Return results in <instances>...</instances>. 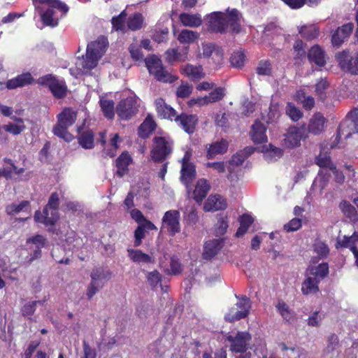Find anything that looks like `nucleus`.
I'll use <instances>...</instances> for the list:
<instances>
[{"label":"nucleus","mask_w":358,"mask_h":358,"mask_svg":"<svg viewBox=\"0 0 358 358\" xmlns=\"http://www.w3.org/2000/svg\"><path fill=\"white\" fill-rule=\"evenodd\" d=\"M275 308L286 322H291L293 321L295 317L294 313L286 303L283 301H279Z\"/></svg>","instance_id":"obj_40"},{"label":"nucleus","mask_w":358,"mask_h":358,"mask_svg":"<svg viewBox=\"0 0 358 358\" xmlns=\"http://www.w3.org/2000/svg\"><path fill=\"white\" fill-rule=\"evenodd\" d=\"M47 239L42 235H35L27 240V244L29 249L32 250L30 255V261L39 259L41 257V249L45 246Z\"/></svg>","instance_id":"obj_17"},{"label":"nucleus","mask_w":358,"mask_h":358,"mask_svg":"<svg viewBox=\"0 0 358 358\" xmlns=\"http://www.w3.org/2000/svg\"><path fill=\"white\" fill-rule=\"evenodd\" d=\"M311 273L321 278H325L329 273V266L327 263L320 264L311 269Z\"/></svg>","instance_id":"obj_64"},{"label":"nucleus","mask_w":358,"mask_h":358,"mask_svg":"<svg viewBox=\"0 0 358 358\" xmlns=\"http://www.w3.org/2000/svg\"><path fill=\"white\" fill-rule=\"evenodd\" d=\"M180 213L176 210L166 211L162 217L163 227L171 236H174L180 231Z\"/></svg>","instance_id":"obj_12"},{"label":"nucleus","mask_w":358,"mask_h":358,"mask_svg":"<svg viewBox=\"0 0 358 358\" xmlns=\"http://www.w3.org/2000/svg\"><path fill=\"white\" fill-rule=\"evenodd\" d=\"M110 272L103 267L94 268L91 273V282L87 288L88 299L92 298L103 285L110 279Z\"/></svg>","instance_id":"obj_7"},{"label":"nucleus","mask_w":358,"mask_h":358,"mask_svg":"<svg viewBox=\"0 0 358 358\" xmlns=\"http://www.w3.org/2000/svg\"><path fill=\"white\" fill-rule=\"evenodd\" d=\"M33 3L44 25L51 27H57L59 24V17L55 8L64 14L69 10L66 4L59 0H33Z\"/></svg>","instance_id":"obj_2"},{"label":"nucleus","mask_w":358,"mask_h":358,"mask_svg":"<svg viewBox=\"0 0 358 358\" xmlns=\"http://www.w3.org/2000/svg\"><path fill=\"white\" fill-rule=\"evenodd\" d=\"M37 83L49 88L53 96L62 99L66 96V86L62 80H59L52 74H48L39 78Z\"/></svg>","instance_id":"obj_9"},{"label":"nucleus","mask_w":358,"mask_h":358,"mask_svg":"<svg viewBox=\"0 0 358 358\" xmlns=\"http://www.w3.org/2000/svg\"><path fill=\"white\" fill-rule=\"evenodd\" d=\"M210 188V186L206 179H199L193 192L194 200L198 203L201 202L207 195Z\"/></svg>","instance_id":"obj_30"},{"label":"nucleus","mask_w":358,"mask_h":358,"mask_svg":"<svg viewBox=\"0 0 358 358\" xmlns=\"http://www.w3.org/2000/svg\"><path fill=\"white\" fill-rule=\"evenodd\" d=\"M301 36L307 39H313L318 36V29L314 25H304L299 31Z\"/></svg>","instance_id":"obj_52"},{"label":"nucleus","mask_w":358,"mask_h":358,"mask_svg":"<svg viewBox=\"0 0 358 358\" xmlns=\"http://www.w3.org/2000/svg\"><path fill=\"white\" fill-rule=\"evenodd\" d=\"M33 82L34 78L32 75L29 72H27L8 80L6 83V87L8 90H14L17 87H22L25 85H30Z\"/></svg>","instance_id":"obj_22"},{"label":"nucleus","mask_w":358,"mask_h":358,"mask_svg":"<svg viewBox=\"0 0 358 358\" xmlns=\"http://www.w3.org/2000/svg\"><path fill=\"white\" fill-rule=\"evenodd\" d=\"M175 121L185 132L190 134L195 130L198 117L196 115L182 113L176 117Z\"/></svg>","instance_id":"obj_19"},{"label":"nucleus","mask_w":358,"mask_h":358,"mask_svg":"<svg viewBox=\"0 0 358 358\" xmlns=\"http://www.w3.org/2000/svg\"><path fill=\"white\" fill-rule=\"evenodd\" d=\"M205 24L210 33L224 32V13L219 11L212 12L204 17Z\"/></svg>","instance_id":"obj_14"},{"label":"nucleus","mask_w":358,"mask_h":358,"mask_svg":"<svg viewBox=\"0 0 358 358\" xmlns=\"http://www.w3.org/2000/svg\"><path fill=\"white\" fill-rule=\"evenodd\" d=\"M30 203L28 201H22L20 203H12L6 207V212L9 215H15L20 212L27 211Z\"/></svg>","instance_id":"obj_36"},{"label":"nucleus","mask_w":358,"mask_h":358,"mask_svg":"<svg viewBox=\"0 0 358 358\" xmlns=\"http://www.w3.org/2000/svg\"><path fill=\"white\" fill-rule=\"evenodd\" d=\"M149 73L155 78L163 83H172L177 80V77L171 75L164 67L162 61L155 55L145 59Z\"/></svg>","instance_id":"obj_5"},{"label":"nucleus","mask_w":358,"mask_h":358,"mask_svg":"<svg viewBox=\"0 0 358 358\" xmlns=\"http://www.w3.org/2000/svg\"><path fill=\"white\" fill-rule=\"evenodd\" d=\"M181 73L192 81H197L204 77L201 66H194L190 64L182 66L180 69Z\"/></svg>","instance_id":"obj_25"},{"label":"nucleus","mask_w":358,"mask_h":358,"mask_svg":"<svg viewBox=\"0 0 358 358\" xmlns=\"http://www.w3.org/2000/svg\"><path fill=\"white\" fill-rule=\"evenodd\" d=\"M199 37L196 31L183 29L180 31L178 36V40L180 43L189 44L193 43Z\"/></svg>","instance_id":"obj_45"},{"label":"nucleus","mask_w":358,"mask_h":358,"mask_svg":"<svg viewBox=\"0 0 358 358\" xmlns=\"http://www.w3.org/2000/svg\"><path fill=\"white\" fill-rule=\"evenodd\" d=\"M282 155V151L281 149L275 148L272 145H269V149H267L264 156L266 160L273 161L275 160L277 158L280 157Z\"/></svg>","instance_id":"obj_57"},{"label":"nucleus","mask_w":358,"mask_h":358,"mask_svg":"<svg viewBox=\"0 0 358 358\" xmlns=\"http://www.w3.org/2000/svg\"><path fill=\"white\" fill-rule=\"evenodd\" d=\"M94 134L91 130L83 131L78 137V143L84 149H92L94 146Z\"/></svg>","instance_id":"obj_37"},{"label":"nucleus","mask_w":358,"mask_h":358,"mask_svg":"<svg viewBox=\"0 0 358 358\" xmlns=\"http://www.w3.org/2000/svg\"><path fill=\"white\" fill-rule=\"evenodd\" d=\"M196 176V166L194 164H183L180 171V180L185 185L187 192L191 189V183Z\"/></svg>","instance_id":"obj_20"},{"label":"nucleus","mask_w":358,"mask_h":358,"mask_svg":"<svg viewBox=\"0 0 358 358\" xmlns=\"http://www.w3.org/2000/svg\"><path fill=\"white\" fill-rule=\"evenodd\" d=\"M127 17V13L125 10H123L117 16H115L111 20V23L113 24V27L116 31H124L125 27V20Z\"/></svg>","instance_id":"obj_51"},{"label":"nucleus","mask_w":358,"mask_h":358,"mask_svg":"<svg viewBox=\"0 0 358 358\" xmlns=\"http://www.w3.org/2000/svg\"><path fill=\"white\" fill-rule=\"evenodd\" d=\"M76 120V113L69 108L64 109L58 115V122L68 127L73 125Z\"/></svg>","instance_id":"obj_42"},{"label":"nucleus","mask_w":358,"mask_h":358,"mask_svg":"<svg viewBox=\"0 0 358 358\" xmlns=\"http://www.w3.org/2000/svg\"><path fill=\"white\" fill-rule=\"evenodd\" d=\"M108 41L103 37H99L97 40L88 43L85 57H78L76 63V69H70V73L74 77L80 74H87L94 69L99 60L101 58L108 47Z\"/></svg>","instance_id":"obj_1"},{"label":"nucleus","mask_w":358,"mask_h":358,"mask_svg":"<svg viewBox=\"0 0 358 358\" xmlns=\"http://www.w3.org/2000/svg\"><path fill=\"white\" fill-rule=\"evenodd\" d=\"M183 266L176 256H173L170 261V269L166 271L167 274L178 275L181 273Z\"/></svg>","instance_id":"obj_54"},{"label":"nucleus","mask_w":358,"mask_h":358,"mask_svg":"<svg viewBox=\"0 0 358 358\" xmlns=\"http://www.w3.org/2000/svg\"><path fill=\"white\" fill-rule=\"evenodd\" d=\"M143 20L142 14L139 13H134L127 19L128 28L131 31L138 30L141 29Z\"/></svg>","instance_id":"obj_44"},{"label":"nucleus","mask_w":358,"mask_h":358,"mask_svg":"<svg viewBox=\"0 0 358 358\" xmlns=\"http://www.w3.org/2000/svg\"><path fill=\"white\" fill-rule=\"evenodd\" d=\"M241 13L236 9L225 10V32L238 34L241 31Z\"/></svg>","instance_id":"obj_13"},{"label":"nucleus","mask_w":358,"mask_h":358,"mask_svg":"<svg viewBox=\"0 0 358 358\" xmlns=\"http://www.w3.org/2000/svg\"><path fill=\"white\" fill-rule=\"evenodd\" d=\"M308 58L310 62H313L319 66H324L327 63L325 52L318 45H314L309 50Z\"/></svg>","instance_id":"obj_27"},{"label":"nucleus","mask_w":358,"mask_h":358,"mask_svg":"<svg viewBox=\"0 0 358 358\" xmlns=\"http://www.w3.org/2000/svg\"><path fill=\"white\" fill-rule=\"evenodd\" d=\"M255 150V148L248 146L243 150L237 152L229 161L227 166V178L232 183L229 187L230 196L232 199H234L238 194V188L236 184L238 182L239 179L241 171V166L245 159L253 154Z\"/></svg>","instance_id":"obj_3"},{"label":"nucleus","mask_w":358,"mask_h":358,"mask_svg":"<svg viewBox=\"0 0 358 358\" xmlns=\"http://www.w3.org/2000/svg\"><path fill=\"white\" fill-rule=\"evenodd\" d=\"M266 127L259 121H255L252 126L250 135L252 140L256 143H262L267 141L266 135L265 134Z\"/></svg>","instance_id":"obj_29"},{"label":"nucleus","mask_w":358,"mask_h":358,"mask_svg":"<svg viewBox=\"0 0 358 358\" xmlns=\"http://www.w3.org/2000/svg\"><path fill=\"white\" fill-rule=\"evenodd\" d=\"M318 281L315 278H308L303 283L301 290L304 294H309L310 293L316 292L318 291Z\"/></svg>","instance_id":"obj_50"},{"label":"nucleus","mask_w":358,"mask_h":358,"mask_svg":"<svg viewBox=\"0 0 358 358\" xmlns=\"http://www.w3.org/2000/svg\"><path fill=\"white\" fill-rule=\"evenodd\" d=\"M182 54L180 55L178 49H169L165 52L166 60L167 62L171 64L176 61H185L187 59V54L189 48H182Z\"/></svg>","instance_id":"obj_33"},{"label":"nucleus","mask_w":358,"mask_h":358,"mask_svg":"<svg viewBox=\"0 0 358 358\" xmlns=\"http://www.w3.org/2000/svg\"><path fill=\"white\" fill-rule=\"evenodd\" d=\"M58 206L59 195L55 192L50 196L48 203L44 208L43 213L40 210L35 212V222L46 226L54 225L59 218Z\"/></svg>","instance_id":"obj_4"},{"label":"nucleus","mask_w":358,"mask_h":358,"mask_svg":"<svg viewBox=\"0 0 358 358\" xmlns=\"http://www.w3.org/2000/svg\"><path fill=\"white\" fill-rule=\"evenodd\" d=\"M256 72L259 76H271L272 73L271 64L268 60H262L258 63Z\"/></svg>","instance_id":"obj_56"},{"label":"nucleus","mask_w":358,"mask_h":358,"mask_svg":"<svg viewBox=\"0 0 358 358\" xmlns=\"http://www.w3.org/2000/svg\"><path fill=\"white\" fill-rule=\"evenodd\" d=\"M206 96L207 97L208 104L217 102L224 96V89L222 87H217Z\"/></svg>","instance_id":"obj_62"},{"label":"nucleus","mask_w":358,"mask_h":358,"mask_svg":"<svg viewBox=\"0 0 358 358\" xmlns=\"http://www.w3.org/2000/svg\"><path fill=\"white\" fill-rule=\"evenodd\" d=\"M224 150V139L215 141L209 145L207 150V158L213 159L217 155L222 154Z\"/></svg>","instance_id":"obj_46"},{"label":"nucleus","mask_w":358,"mask_h":358,"mask_svg":"<svg viewBox=\"0 0 358 358\" xmlns=\"http://www.w3.org/2000/svg\"><path fill=\"white\" fill-rule=\"evenodd\" d=\"M245 55L243 51L238 50L234 52V53L229 57V62L232 67L236 69H241L245 64Z\"/></svg>","instance_id":"obj_48"},{"label":"nucleus","mask_w":358,"mask_h":358,"mask_svg":"<svg viewBox=\"0 0 358 358\" xmlns=\"http://www.w3.org/2000/svg\"><path fill=\"white\" fill-rule=\"evenodd\" d=\"M173 141L165 136H155L153 138V148L151 158L156 162H162L172 152Z\"/></svg>","instance_id":"obj_6"},{"label":"nucleus","mask_w":358,"mask_h":358,"mask_svg":"<svg viewBox=\"0 0 358 358\" xmlns=\"http://www.w3.org/2000/svg\"><path fill=\"white\" fill-rule=\"evenodd\" d=\"M339 345L338 336L335 334H331L328 336L327 345L324 352L327 354L332 353Z\"/></svg>","instance_id":"obj_59"},{"label":"nucleus","mask_w":358,"mask_h":358,"mask_svg":"<svg viewBox=\"0 0 358 358\" xmlns=\"http://www.w3.org/2000/svg\"><path fill=\"white\" fill-rule=\"evenodd\" d=\"M353 28L352 23H347L338 28L332 36V44L334 46L339 47L350 36Z\"/></svg>","instance_id":"obj_21"},{"label":"nucleus","mask_w":358,"mask_h":358,"mask_svg":"<svg viewBox=\"0 0 358 358\" xmlns=\"http://www.w3.org/2000/svg\"><path fill=\"white\" fill-rule=\"evenodd\" d=\"M340 208L343 213L352 221L358 220V213L356 208L349 202L343 201L340 204Z\"/></svg>","instance_id":"obj_47"},{"label":"nucleus","mask_w":358,"mask_h":358,"mask_svg":"<svg viewBox=\"0 0 358 358\" xmlns=\"http://www.w3.org/2000/svg\"><path fill=\"white\" fill-rule=\"evenodd\" d=\"M128 257L136 264H151L154 262L152 256L141 250L127 249Z\"/></svg>","instance_id":"obj_28"},{"label":"nucleus","mask_w":358,"mask_h":358,"mask_svg":"<svg viewBox=\"0 0 358 358\" xmlns=\"http://www.w3.org/2000/svg\"><path fill=\"white\" fill-rule=\"evenodd\" d=\"M358 132V120L355 118H347L339 125L336 140L343 137L345 139L350 138L352 134Z\"/></svg>","instance_id":"obj_16"},{"label":"nucleus","mask_w":358,"mask_h":358,"mask_svg":"<svg viewBox=\"0 0 358 358\" xmlns=\"http://www.w3.org/2000/svg\"><path fill=\"white\" fill-rule=\"evenodd\" d=\"M336 57L342 70L358 75V52L355 57L350 55L348 50L340 52Z\"/></svg>","instance_id":"obj_11"},{"label":"nucleus","mask_w":358,"mask_h":358,"mask_svg":"<svg viewBox=\"0 0 358 358\" xmlns=\"http://www.w3.org/2000/svg\"><path fill=\"white\" fill-rule=\"evenodd\" d=\"M223 238L208 241L205 243L203 257L205 259H211L223 247Z\"/></svg>","instance_id":"obj_23"},{"label":"nucleus","mask_w":358,"mask_h":358,"mask_svg":"<svg viewBox=\"0 0 358 358\" xmlns=\"http://www.w3.org/2000/svg\"><path fill=\"white\" fill-rule=\"evenodd\" d=\"M155 225L149 220H145L143 223L138 224L134 231V245L138 247L142 243V240L145 238L146 231L156 230Z\"/></svg>","instance_id":"obj_24"},{"label":"nucleus","mask_w":358,"mask_h":358,"mask_svg":"<svg viewBox=\"0 0 358 358\" xmlns=\"http://www.w3.org/2000/svg\"><path fill=\"white\" fill-rule=\"evenodd\" d=\"M303 127H290L284 138L285 145L287 148H294L300 145L301 141L305 138Z\"/></svg>","instance_id":"obj_18"},{"label":"nucleus","mask_w":358,"mask_h":358,"mask_svg":"<svg viewBox=\"0 0 358 358\" xmlns=\"http://www.w3.org/2000/svg\"><path fill=\"white\" fill-rule=\"evenodd\" d=\"M286 114L294 122L298 121L303 116V113L292 103H287L286 107Z\"/></svg>","instance_id":"obj_55"},{"label":"nucleus","mask_w":358,"mask_h":358,"mask_svg":"<svg viewBox=\"0 0 358 358\" xmlns=\"http://www.w3.org/2000/svg\"><path fill=\"white\" fill-rule=\"evenodd\" d=\"M68 127V126L58 122L57 124L53 129V132L55 135L64 139L66 141H70L72 136L67 131Z\"/></svg>","instance_id":"obj_53"},{"label":"nucleus","mask_w":358,"mask_h":358,"mask_svg":"<svg viewBox=\"0 0 358 358\" xmlns=\"http://www.w3.org/2000/svg\"><path fill=\"white\" fill-rule=\"evenodd\" d=\"M179 19L185 27H198L202 23V19L199 14L182 13L180 15Z\"/></svg>","instance_id":"obj_34"},{"label":"nucleus","mask_w":358,"mask_h":358,"mask_svg":"<svg viewBox=\"0 0 358 358\" xmlns=\"http://www.w3.org/2000/svg\"><path fill=\"white\" fill-rule=\"evenodd\" d=\"M156 124L150 115H148L138 130V136L142 138H148L155 129Z\"/></svg>","instance_id":"obj_32"},{"label":"nucleus","mask_w":358,"mask_h":358,"mask_svg":"<svg viewBox=\"0 0 358 358\" xmlns=\"http://www.w3.org/2000/svg\"><path fill=\"white\" fill-rule=\"evenodd\" d=\"M222 207V201L220 195H210L204 203L203 209L205 211H216Z\"/></svg>","instance_id":"obj_38"},{"label":"nucleus","mask_w":358,"mask_h":358,"mask_svg":"<svg viewBox=\"0 0 358 358\" xmlns=\"http://www.w3.org/2000/svg\"><path fill=\"white\" fill-rule=\"evenodd\" d=\"M253 218L248 215H243L240 218V227L238 229L236 236L241 237L245 234L249 227L252 224Z\"/></svg>","instance_id":"obj_49"},{"label":"nucleus","mask_w":358,"mask_h":358,"mask_svg":"<svg viewBox=\"0 0 358 358\" xmlns=\"http://www.w3.org/2000/svg\"><path fill=\"white\" fill-rule=\"evenodd\" d=\"M66 208L67 212L74 215H80L83 213V205L76 201H70L66 202Z\"/></svg>","instance_id":"obj_58"},{"label":"nucleus","mask_w":358,"mask_h":358,"mask_svg":"<svg viewBox=\"0 0 358 358\" xmlns=\"http://www.w3.org/2000/svg\"><path fill=\"white\" fill-rule=\"evenodd\" d=\"M99 103L104 116L108 119H113L115 115L113 101L101 98Z\"/></svg>","instance_id":"obj_43"},{"label":"nucleus","mask_w":358,"mask_h":358,"mask_svg":"<svg viewBox=\"0 0 358 358\" xmlns=\"http://www.w3.org/2000/svg\"><path fill=\"white\" fill-rule=\"evenodd\" d=\"M358 241V234L355 233L351 236H344L342 238H338L336 247L338 248H348L352 252L353 248H357L355 243Z\"/></svg>","instance_id":"obj_39"},{"label":"nucleus","mask_w":358,"mask_h":358,"mask_svg":"<svg viewBox=\"0 0 358 358\" xmlns=\"http://www.w3.org/2000/svg\"><path fill=\"white\" fill-rule=\"evenodd\" d=\"M138 111L136 102L132 99L122 100L116 107V113L118 117L124 120H127L135 115Z\"/></svg>","instance_id":"obj_15"},{"label":"nucleus","mask_w":358,"mask_h":358,"mask_svg":"<svg viewBox=\"0 0 358 358\" xmlns=\"http://www.w3.org/2000/svg\"><path fill=\"white\" fill-rule=\"evenodd\" d=\"M156 110L159 116L163 118L174 120L177 116L176 110L166 104L164 100L162 98H159L155 101Z\"/></svg>","instance_id":"obj_26"},{"label":"nucleus","mask_w":358,"mask_h":358,"mask_svg":"<svg viewBox=\"0 0 358 358\" xmlns=\"http://www.w3.org/2000/svg\"><path fill=\"white\" fill-rule=\"evenodd\" d=\"M120 141V136L117 134L113 135L110 140V148L104 150V155L110 157L115 155L116 150L118 148L117 143Z\"/></svg>","instance_id":"obj_61"},{"label":"nucleus","mask_w":358,"mask_h":358,"mask_svg":"<svg viewBox=\"0 0 358 358\" xmlns=\"http://www.w3.org/2000/svg\"><path fill=\"white\" fill-rule=\"evenodd\" d=\"M324 118L320 113L313 116L308 125V131L317 135L324 130Z\"/></svg>","instance_id":"obj_35"},{"label":"nucleus","mask_w":358,"mask_h":358,"mask_svg":"<svg viewBox=\"0 0 358 358\" xmlns=\"http://www.w3.org/2000/svg\"><path fill=\"white\" fill-rule=\"evenodd\" d=\"M294 50L296 53L295 59H302L306 57V45L301 40H296L294 45Z\"/></svg>","instance_id":"obj_60"},{"label":"nucleus","mask_w":358,"mask_h":358,"mask_svg":"<svg viewBox=\"0 0 358 358\" xmlns=\"http://www.w3.org/2000/svg\"><path fill=\"white\" fill-rule=\"evenodd\" d=\"M236 297L238 300L235 306L229 309V312L226 317V320L229 322L238 321L245 318L248 317L251 308V302L248 297L243 296L239 298L237 295H236Z\"/></svg>","instance_id":"obj_8"},{"label":"nucleus","mask_w":358,"mask_h":358,"mask_svg":"<svg viewBox=\"0 0 358 358\" xmlns=\"http://www.w3.org/2000/svg\"><path fill=\"white\" fill-rule=\"evenodd\" d=\"M315 164L321 168L335 169L328 151L321 150L315 157Z\"/></svg>","instance_id":"obj_41"},{"label":"nucleus","mask_w":358,"mask_h":358,"mask_svg":"<svg viewBox=\"0 0 358 358\" xmlns=\"http://www.w3.org/2000/svg\"><path fill=\"white\" fill-rule=\"evenodd\" d=\"M192 85L182 83L177 88L176 94L180 98L185 99L192 94Z\"/></svg>","instance_id":"obj_63"},{"label":"nucleus","mask_w":358,"mask_h":358,"mask_svg":"<svg viewBox=\"0 0 358 358\" xmlns=\"http://www.w3.org/2000/svg\"><path fill=\"white\" fill-rule=\"evenodd\" d=\"M132 159L127 152H122L116 159L117 175L123 177L128 171V166Z\"/></svg>","instance_id":"obj_31"},{"label":"nucleus","mask_w":358,"mask_h":358,"mask_svg":"<svg viewBox=\"0 0 358 358\" xmlns=\"http://www.w3.org/2000/svg\"><path fill=\"white\" fill-rule=\"evenodd\" d=\"M227 339L231 343V352H244L249 348L252 337L248 332L238 331L235 336H228Z\"/></svg>","instance_id":"obj_10"}]
</instances>
